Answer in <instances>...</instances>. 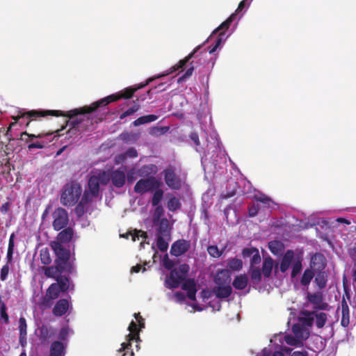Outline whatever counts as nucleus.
I'll return each mask as SVG.
<instances>
[{
    "label": "nucleus",
    "instance_id": "obj_1",
    "mask_svg": "<svg viewBox=\"0 0 356 356\" xmlns=\"http://www.w3.org/2000/svg\"><path fill=\"white\" fill-rule=\"evenodd\" d=\"M202 45L197 46L184 59L180 60L177 64L171 67L165 74L159 75L156 76V78H159L165 75H168L177 70H182L186 63L194 56L195 54L200 49ZM155 79L156 77L149 78L145 83L125 88L123 90H121L115 93L110 95L106 97L93 102L90 106H84L79 108H74L70 110L69 111H96L98 108L105 109L106 106L111 103L119 101H123V102L120 104L122 108L119 111H138V110L144 108L146 95L149 93L150 90H148L147 94H145L140 97L137 98L136 101L131 100V99L134 97V93L137 90L145 87Z\"/></svg>",
    "mask_w": 356,
    "mask_h": 356
},
{
    "label": "nucleus",
    "instance_id": "obj_2",
    "mask_svg": "<svg viewBox=\"0 0 356 356\" xmlns=\"http://www.w3.org/2000/svg\"><path fill=\"white\" fill-rule=\"evenodd\" d=\"M197 117L202 124L205 141L202 145L195 133L191 134L190 138L194 142L196 151L203 154L201 163L206 172L207 169L209 168V165L211 168L213 165L215 167L221 152V148L218 135L212 128L211 113H198Z\"/></svg>",
    "mask_w": 356,
    "mask_h": 356
},
{
    "label": "nucleus",
    "instance_id": "obj_3",
    "mask_svg": "<svg viewBox=\"0 0 356 356\" xmlns=\"http://www.w3.org/2000/svg\"><path fill=\"white\" fill-rule=\"evenodd\" d=\"M110 181L109 173L105 170H97L92 172L88 180V188L85 191L81 201L75 208L78 217H81L88 211L93 198L97 197L101 185H106Z\"/></svg>",
    "mask_w": 356,
    "mask_h": 356
},
{
    "label": "nucleus",
    "instance_id": "obj_4",
    "mask_svg": "<svg viewBox=\"0 0 356 356\" xmlns=\"http://www.w3.org/2000/svg\"><path fill=\"white\" fill-rule=\"evenodd\" d=\"M311 319L303 316L299 317L292 327V334H286L283 338L286 343L291 346L302 347L310 334Z\"/></svg>",
    "mask_w": 356,
    "mask_h": 356
},
{
    "label": "nucleus",
    "instance_id": "obj_5",
    "mask_svg": "<svg viewBox=\"0 0 356 356\" xmlns=\"http://www.w3.org/2000/svg\"><path fill=\"white\" fill-rule=\"evenodd\" d=\"M81 193L80 184L74 181L67 183L61 190L60 203L65 207H72L77 203Z\"/></svg>",
    "mask_w": 356,
    "mask_h": 356
},
{
    "label": "nucleus",
    "instance_id": "obj_6",
    "mask_svg": "<svg viewBox=\"0 0 356 356\" xmlns=\"http://www.w3.org/2000/svg\"><path fill=\"white\" fill-rule=\"evenodd\" d=\"M136 321H132L129 327L128 330L129 334L127 335V342H123L121 344V348L118 350L119 353H122L125 350L129 349L131 346V341H136L137 343L140 341L139 332L145 327V321L140 316V314H134Z\"/></svg>",
    "mask_w": 356,
    "mask_h": 356
},
{
    "label": "nucleus",
    "instance_id": "obj_7",
    "mask_svg": "<svg viewBox=\"0 0 356 356\" xmlns=\"http://www.w3.org/2000/svg\"><path fill=\"white\" fill-rule=\"evenodd\" d=\"M232 289L230 285L216 284L212 291L209 290H203L201 292L202 301H207L213 296L222 299L228 298L232 293Z\"/></svg>",
    "mask_w": 356,
    "mask_h": 356
},
{
    "label": "nucleus",
    "instance_id": "obj_8",
    "mask_svg": "<svg viewBox=\"0 0 356 356\" xmlns=\"http://www.w3.org/2000/svg\"><path fill=\"white\" fill-rule=\"evenodd\" d=\"M160 184V181L154 177L140 179L136 182L134 191L138 193H145L159 188Z\"/></svg>",
    "mask_w": 356,
    "mask_h": 356
},
{
    "label": "nucleus",
    "instance_id": "obj_9",
    "mask_svg": "<svg viewBox=\"0 0 356 356\" xmlns=\"http://www.w3.org/2000/svg\"><path fill=\"white\" fill-rule=\"evenodd\" d=\"M54 221L53 227L59 231L65 228L68 224L69 218L67 211L63 208L56 209L52 214Z\"/></svg>",
    "mask_w": 356,
    "mask_h": 356
},
{
    "label": "nucleus",
    "instance_id": "obj_10",
    "mask_svg": "<svg viewBox=\"0 0 356 356\" xmlns=\"http://www.w3.org/2000/svg\"><path fill=\"white\" fill-rule=\"evenodd\" d=\"M305 318L311 319V327L315 324L317 328H323L327 321V314L322 311L306 312L303 313Z\"/></svg>",
    "mask_w": 356,
    "mask_h": 356
},
{
    "label": "nucleus",
    "instance_id": "obj_11",
    "mask_svg": "<svg viewBox=\"0 0 356 356\" xmlns=\"http://www.w3.org/2000/svg\"><path fill=\"white\" fill-rule=\"evenodd\" d=\"M170 239V231L168 229L167 224L165 226L161 224L158 230V236L156 239V246L161 252H165L168 248V241Z\"/></svg>",
    "mask_w": 356,
    "mask_h": 356
},
{
    "label": "nucleus",
    "instance_id": "obj_12",
    "mask_svg": "<svg viewBox=\"0 0 356 356\" xmlns=\"http://www.w3.org/2000/svg\"><path fill=\"white\" fill-rule=\"evenodd\" d=\"M44 134H31L27 133L26 131L22 132L20 134L19 140L23 142L24 144L27 145V147L29 149H43L45 145L43 143L37 141L33 142V139L35 138H43Z\"/></svg>",
    "mask_w": 356,
    "mask_h": 356
},
{
    "label": "nucleus",
    "instance_id": "obj_13",
    "mask_svg": "<svg viewBox=\"0 0 356 356\" xmlns=\"http://www.w3.org/2000/svg\"><path fill=\"white\" fill-rule=\"evenodd\" d=\"M326 266L327 259L322 253L316 252L311 256L309 268L314 273L325 271Z\"/></svg>",
    "mask_w": 356,
    "mask_h": 356
},
{
    "label": "nucleus",
    "instance_id": "obj_14",
    "mask_svg": "<svg viewBox=\"0 0 356 356\" xmlns=\"http://www.w3.org/2000/svg\"><path fill=\"white\" fill-rule=\"evenodd\" d=\"M51 246L58 259H60L63 262V265L61 263L58 264L60 268L62 270H68V268L71 267L70 264H68L70 257L69 252L65 250L58 243H54Z\"/></svg>",
    "mask_w": 356,
    "mask_h": 356
},
{
    "label": "nucleus",
    "instance_id": "obj_15",
    "mask_svg": "<svg viewBox=\"0 0 356 356\" xmlns=\"http://www.w3.org/2000/svg\"><path fill=\"white\" fill-rule=\"evenodd\" d=\"M301 253H296L292 250H288L283 255L280 264V270L282 273H285L292 266L296 259L300 257Z\"/></svg>",
    "mask_w": 356,
    "mask_h": 356
},
{
    "label": "nucleus",
    "instance_id": "obj_16",
    "mask_svg": "<svg viewBox=\"0 0 356 356\" xmlns=\"http://www.w3.org/2000/svg\"><path fill=\"white\" fill-rule=\"evenodd\" d=\"M191 248V242L184 239H179L174 242L170 248V253L175 257H180L186 253Z\"/></svg>",
    "mask_w": 356,
    "mask_h": 356
},
{
    "label": "nucleus",
    "instance_id": "obj_17",
    "mask_svg": "<svg viewBox=\"0 0 356 356\" xmlns=\"http://www.w3.org/2000/svg\"><path fill=\"white\" fill-rule=\"evenodd\" d=\"M307 300L313 305L314 309L325 310L329 307L328 304L323 301V297L321 292L309 293Z\"/></svg>",
    "mask_w": 356,
    "mask_h": 356
},
{
    "label": "nucleus",
    "instance_id": "obj_18",
    "mask_svg": "<svg viewBox=\"0 0 356 356\" xmlns=\"http://www.w3.org/2000/svg\"><path fill=\"white\" fill-rule=\"evenodd\" d=\"M185 279L181 276L179 273L175 269L172 270L170 275L165 279V286L169 289H176L179 287L180 284L184 282Z\"/></svg>",
    "mask_w": 356,
    "mask_h": 356
},
{
    "label": "nucleus",
    "instance_id": "obj_19",
    "mask_svg": "<svg viewBox=\"0 0 356 356\" xmlns=\"http://www.w3.org/2000/svg\"><path fill=\"white\" fill-rule=\"evenodd\" d=\"M242 256L244 259L251 257L250 265L254 267V265L260 264L261 257L259 250L254 247L245 248L242 250Z\"/></svg>",
    "mask_w": 356,
    "mask_h": 356
},
{
    "label": "nucleus",
    "instance_id": "obj_20",
    "mask_svg": "<svg viewBox=\"0 0 356 356\" xmlns=\"http://www.w3.org/2000/svg\"><path fill=\"white\" fill-rule=\"evenodd\" d=\"M20 115H17V116H13V122L10 123V128L14 127L17 124L19 126H26L27 127L29 124V122L33 118H34L35 115L37 113H19Z\"/></svg>",
    "mask_w": 356,
    "mask_h": 356
},
{
    "label": "nucleus",
    "instance_id": "obj_21",
    "mask_svg": "<svg viewBox=\"0 0 356 356\" xmlns=\"http://www.w3.org/2000/svg\"><path fill=\"white\" fill-rule=\"evenodd\" d=\"M165 181L171 189H179L181 186V181L175 175L172 169H167L164 171Z\"/></svg>",
    "mask_w": 356,
    "mask_h": 356
},
{
    "label": "nucleus",
    "instance_id": "obj_22",
    "mask_svg": "<svg viewBox=\"0 0 356 356\" xmlns=\"http://www.w3.org/2000/svg\"><path fill=\"white\" fill-rule=\"evenodd\" d=\"M109 176L114 186L121 188L124 185L126 181L124 170L121 169L115 170L111 175L109 174Z\"/></svg>",
    "mask_w": 356,
    "mask_h": 356
},
{
    "label": "nucleus",
    "instance_id": "obj_23",
    "mask_svg": "<svg viewBox=\"0 0 356 356\" xmlns=\"http://www.w3.org/2000/svg\"><path fill=\"white\" fill-rule=\"evenodd\" d=\"M183 290L187 292V296L191 300H195L197 292L196 284L193 280L185 279L181 284Z\"/></svg>",
    "mask_w": 356,
    "mask_h": 356
},
{
    "label": "nucleus",
    "instance_id": "obj_24",
    "mask_svg": "<svg viewBox=\"0 0 356 356\" xmlns=\"http://www.w3.org/2000/svg\"><path fill=\"white\" fill-rule=\"evenodd\" d=\"M67 342L53 341L50 346L49 356H65Z\"/></svg>",
    "mask_w": 356,
    "mask_h": 356
},
{
    "label": "nucleus",
    "instance_id": "obj_25",
    "mask_svg": "<svg viewBox=\"0 0 356 356\" xmlns=\"http://www.w3.org/2000/svg\"><path fill=\"white\" fill-rule=\"evenodd\" d=\"M341 326L346 327L350 323V310L348 305L344 298L341 301Z\"/></svg>",
    "mask_w": 356,
    "mask_h": 356
},
{
    "label": "nucleus",
    "instance_id": "obj_26",
    "mask_svg": "<svg viewBox=\"0 0 356 356\" xmlns=\"http://www.w3.org/2000/svg\"><path fill=\"white\" fill-rule=\"evenodd\" d=\"M215 282L216 284L230 285L231 273L228 269L219 270L216 276Z\"/></svg>",
    "mask_w": 356,
    "mask_h": 356
},
{
    "label": "nucleus",
    "instance_id": "obj_27",
    "mask_svg": "<svg viewBox=\"0 0 356 356\" xmlns=\"http://www.w3.org/2000/svg\"><path fill=\"white\" fill-rule=\"evenodd\" d=\"M69 302L65 299L58 300L53 309V314L56 316L64 315L69 309Z\"/></svg>",
    "mask_w": 356,
    "mask_h": 356
},
{
    "label": "nucleus",
    "instance_id": "obj_28",
    "mask_svg": "<svg viewBox=\"0 0 356 356\" xmlns=\"http://www.w3.org/2000/svg\"><path fill=\"white\" fill-rule=\"evenodd\" d=\"M184 98L181 95L172 97L168 105V111H181Z\"/></svg>",
    "mask_w": 356,
    "mask_h": 356
},
{
    "label": "nucleus",
    "instance_id": "obj_29",
    "mask_svg": "<svg viewBox=\"0 0 356 356\" xmlns=\"http://www.w3.org/2000/svg\"><path fill=\"white\" fill-rule=\"evenodd\" d=\"M314 282L319 289H324L327 282V273L325 271L315 273Z\"/></svg>",
    "mask_w": 356,
    "mask_h": 356
},
{
    "label": "nucleus",
    "instance_id": "obj_30",
    "mask_svg": "<svg viewBox=\"0 0 356 356\" xmlns=\"http://www.w3.org/2000/svg\"><path fill=\"white\" fill-rule=\"evenodd\" d=\"M248 277L245 274L237 275L233 282L232 285L236 289L243 290L246 288L248 285Z\"/></svg>",
    "mask_w": 356,
    "mask_h": 356
},
{
    "label": "nucleus",
    "instance_id": "obj_31",
    "mask_svg": "<svg viewBox=\"0 0 356 356\" xmlns=\"http://www.w3.org/2000/svg\"><path fill=\"white\" fill-rule=\"evenodd\" d=\"M158 171L157 166L154 164H148L141 167L138 170V175L140 177H148L155 175Z\"/></svg>",
    "mask_w": 356,
    "mask_h": 356
},
{
    "label": "nucleus",
    "instance_id": "obj_32",
    "mask_svg": "<svg viewBox=\"0 0 356 356\" xmlns=\"http://www.w3.org/2000/svg\"><path fill=\"white\" fill-rule=\"evenodd\" d=\"M274 266L273 259L271 257H266L262 264V274L265 277H269L271 275Z\"/></svg>",
    "mask_w": 356,
    "mask_h": 356
},
{
    "label": "nucleus",
    "instance_id": "obj_33",
    "mask_svg": "<svg viewBox=\"0 0 356 356\" xmlns=\"http://www.w3.org/2000/svg\"><path fill=\"white\" fill-rule=\"evenodd\" d=\"M268 248L274 255H280L284 249L283 243L279 241H272L268 243Z\"/></svg>",
    "mask_w": 356,
    "mask_h": 356
},
{
    "label": "nucleus",
    "instance_id": "obj_34",
    "mask_svg": "<svg viewBox=\"0 0 356 356\" xmlns=\"http://www.w3.org/2000/svg\"><path fill=\"white\" fill-rule=\"evenodd\" d=\"M315 273L309 268H306L300 278V284L304 286H307L314 277Z\"/></svg>",
    "mask_w": 356,
    "mask_h": 356
},
{
    "label": "nucleus",
    "instance_id": "obj_35",
    "mask_svg": "<svg viewBox=\"0 0 356 356\" xmlns=\"http://www.w3.org/2000/svg\"><path fill=\"white\" fill-rule=\"evenodd\" d=\"M126 237L127 238L131 237V238L133 241H140V245L142 247L144 245L145 241L146 240L147 234L145 232L140 230V231H136V232H134V233H131V232L128 233V234H127Z\"/></svg>",
    "mask_w": 356,
    "mask_h": 356
},
{
    "label": "nucleus",
    "instance_id": "obj_36",
    "mask_svg": "<svg viewBox=\"0 0 356 356\" xmlns=\"http://www.w3.org/2000/svg\"><path fill=\"white\" fill-rule=\"evenodd\" d=\"M73 236V229L72 228H66L58 234V239L61 243H68L72 239Z\"/></svg>",
    "mask_w": 356,
    "mask_h": 356
},
{
    "label": "nucleus",
    "instance_id": "obj_37",
    "mask_svg": "<svg viewBox=\"0 0 356 356\" xmlns=\"http://www.w3.org/2000/svg\"><path fill=\"white\" fill-rule=\"evenodd\" d=\"M15 234L13 233L10 236L9 241H8V247L6 254V264H11L13 261V255L15 249Z\"/></svg>",
    "mask_w": 356,
    "mask_h": 356
},
{
    "label": "nucleus",
    "instance_id": "obj_38",
    "mask_svg": "<svg viewBox=\"0 0 356 356\" xmlns=\"http://www.w3.org/2000/svg\"><path fill=\"white\" fill-rule=\"evenodd\" d=\"M227 266L232 270L239 271L243 268V261L241 259L234 257L227 261Z\"/></svg>",
    "mask_w": 356,
    "mask_h": 356
},
{
    "label": "nucleus",
    "instance_id": "obj_39",
    "mask_svg": "<svg viewBox=\"0 0 356 356\" xmlns=\"http://www.w3.org/2000/svg\"><path fill=\"white\" fill-rule=\"evenodd\" d=\"M60 292L59 286L56 283H54L48 288L46 297L49 300L56 299L59 296Z\"/></svg>",
    "mask_w": 356,
    "mask_h": 356
},
{
    "label": "nucleus",
    "instance_id": "obj_40",
    "mask_svg": "<svg viewBox=\"0 0 356 356\" xmlns=\"http://www.w3.org/2000/svg\"><path fill=\"white\" fill-rule=\"evenodd\" d=\"M302 254H301L300 255V257H298L296 261L293 262V264H292L291 266V277H296L301 271L302 270Z\"/></svg>",
    "mask_w": 356,
    "mask_h": 356
},
{
    "label": "nucleus",
    "instance_id": "obj_41",
    "mask_svg": "<svg viewBox=\"0 0 356 356\" xmlns=\"http://www.w3.org/2000/svg\"><path fill=\"white\" fill-rule=\"evenodd\" d=\"M254 199L257 202L263 204L264 207L266 208H271L274 204V202L270 197L262 193L255 195Z\"/></svg>",
    "mask_w": 356,
    "mask_h": 356
},
{
    "label": "nucleus",
    "instance_id": "obj_42",
    "mask_svg": "<svg viewBox=\"0 0 356 356\" xmlns=\"http://www.w3.org/2000/svg\"><path fill=\"white\" fill-rule=\"evenodd\" d=\"M158 119V116L155 115H147L140 118H138L137 120L134 121L133 124L134 126H139L143 124L149 123L153 121H155Z\"/></svg>",
    "mask_w": 356,
    "mask_h": 356
},
{
    "label": "nucleus",
    "instance_id": "obj_43",
    "mask_svg": "<svg viewBox=\"0 0 356 356\" xmlns=\"http://www.w3.org/2000/svg\"><path fill=\"white\" fill-rule=\"evenodd\" d=\"M236 16V13L232 14L225 22H223L218 28H216L213 31V34L217 33L220 30H227L230 26L232 22L234 20Z\"/></svg>",
    "mask_w": 356,
    "mask_h": 356
},
{
    "label": "nucleus",
    "instance_id": "obj_44",
    "mask_svg": "<svg viewBox=\"0 0 356 356\" xmlns=\"http://www.w3.org/2000/svg\"><path fill=\"white\" fill-rule=\"evenodd\" d=\"M250 274L253 284H257L261 281V273L258 268L250 267Z\"/></svg>",
    "mask_w": 356,
    "mask_h": 356
},
{
    "label": "nucleus",
    "instance_id": "obj_45",
    "mask_svg": "<svg viewBox=\"0 0 356 356\" xmlns=\"http://www.w3.org/2000/svg\"><path fill=\"white\" fill-rule=\"evenodd\" d=\"M41 262L44 265H48L51 262L49 251L47 248H42L40 251Z\"/></svg>",
    "mask_w": 356,
    "mask_h": 356
},
{
    "label": "nucleus",
    "instance_id": "obj_46",
    "mask_svg": "<svg viewBox=\"0 0 356 356\" xmlns=\"http://www.w3.org/2000/svg\"><path fill=\"white\" fill-rule=\"evenodd\" d=\"M221 299L213 296L212 298L207 301H204L208 303L209 306L213 309V311H220L221 308Z\"/></svg>",
    "mask_w": 356,
    "mask_h": 356
},
{
    "label": "nucleus",
    "instance_id": "obj_47",
    "mask_svg": "<svg viewBox=\"0 0 356 356\" xmlns=\"http://www.w3.org/2000/svg\"><path fill=\"white\" fill-rule=\"evenodd\" d=\"M56 284L59 286V290L63 292L67 291L70 288V280L66 277H60Z\"/></svg>",
    "mask_w": 356,
    "mask_h": 356
},
{
    "label": "nucleus",
    "instance_id": "obj_48",
    "mask_svg": "<svg viewBox=\"0 0 356 356\" xmlns=\"http://www.w3.org/2000/svg\"><path fill=\"white\" fill-rule=\"evenodd\" d=\"M163 197V192L161 189H156L152 196V204L154 207L158 206Z\"/></svg>",
    "mask_w": 356,
    "mask_h": 356
},
{
    "label": "nucleus",
    "instance_id": "obj_49",
    "mask_svg": "<svg viewBox=\"0 0 356 356\" xmlns=\"http://www.w3.org/2000/svg\"><path fill=\"white\" fill-rule=\"evenodd\" d=\"M72 334V330L70 329L68 327H63L58 334V339L59 341L61 342H67V337L68 336Z\"/></svg>",
    "mask_w": 356,
    "mask_h": 356
},
{
    "label": "nucleus",
    "instance_id": "obj_50",
    "mask_svg": "<svg viewBox=\"0 0 356 356\" xmlns=\"http://www.w3.org/2000/svg\"><path fill=\"white\" fill-rule=\"evenodd\" d=\"M167 206L170 211H175L180 207L179 200L175 197H172L169 198Z\"/></svg>",
    "mask_w": 356,
    "mask_h": 356
},
{
    "label": "nucleus",
    "instance_id": "obj_51",
    "mask_svg": "<svg viewBox=\"0 0 356 356\" xmlns=\"http://www.w3.org/2000/svg\"><path fill=\"white\" fill-rule=\"evenodd\" d=\"M40 339L44 341L50 337L53 334L54 331L52 329L49 328L47 326H42L40 330Z\"/></svg>",
    "mask_w": 356,
    "mask_h": 356
},
{
    "label": "nucleus",
    "instance_id": "obj_52",
    "mask_svg": "<svg viewBox=\"0 0 356 356\" xmlns=\"http://www.w3.org/2000/svg\"><path fill=\"white\" fill-rule=\"evenodd\" d=\"M207 251L209 254L213 258H219L222 254V251L219 250L216 245H209L207 248Z\"/></svg>",
    "mask_w": 356,
    "mask_h": 356
},
{
    "label": "nucleus",
    "instance_id": "obj_53",
    "mask_svg": "<svg viewBox=\"0 0 356 356\" xmlns=\"http://www.w3.org/2000/svg\"><path fill=\"white\" fill-rule=\"evenodd\" d=\"M19 331L20 334V337H24L26 335V321L24 317H20L19 319Z\"/></svg>",
    "mask_w": 356,
    "mask_h": 356
},
{
    "label": "nucleus",
    "instance_id": "obj_54",
    "mask_svg": "<svg viewBox=\"0 0 356 356\" xmlns=\"http://www.w3.org/2000/svg\"><path fill=\"white\" fill-rule=\"evenodd\" d=\"M0 318L4 324H8L9 323V316L7 314L6 306L5 304L1 305L0 307Z\"/></svg>",
    "mask_w": 356,
    "mask_h": 356
},
{
    "label": "nucleus",
    "instance_id": "obj_55",
    "mask_svg": "<svg viewBox=\"0 0 356 356\" xmlns=\"http://www.w3.org/2000/svg\"><path fill=\"white\" fill-rule=\"evenodd\" d=\"M194 69H195L194 66L192 65V63H191L190 67L186 71V72L182 76L179 77V79H177V82L178 83L183 82L185 80H186L187 79H188L189 77H191V75L193 74Z\"/></svg>",
    "mask_w": 356,
    "mask_h": 356
},
{
    "label": "nucleus",
    "instance_id": "obj_56",
    "mask_svg": "<svg viewBox=\"0 0 356 356\" xmlns=\"http://www.w3.org/2000/svg\"><path fill=\"white\" fill-rule=\"evenodd\" d=\"M10 264H6L1 268L0 277L2 281H5L7 279V277H8V275L9 273V270H10Z\"/></svg>",
    "mask_w": 356,
    "mask_h": 356
},
{
    "label": "nucleus",
    "instance_id": "obj_57",
    "mask_svg": "<svg viewBox=\"0 0 356 356\" xmlns=\"http://www.w3.org/2000/svg\"><path fill=\"white\" fill-rule=\"evenodd\" d=\"M190 270V267L188 264H181L179 266V269L177 270L179 274L183 276V277L184 279H186V277L188 273Z\"/></svg>",
    "mask_w": 356,
    "mask_h": 356
},
{
    "label": "nucleus",
    "instance_id": "obj_58",
    "mask_svg": "<svg viewBox=\"0 0 356 356\" xmlns=\"http://www.w3.org/2000/svg\"><path fill=\"white\" fill-rule=\"evenodd\" d=\"M261 355L262 356H284V354L281 351H275L272 355H270V350L267 348H265L263 349Z\"/></svg>",
    "mask_w": 356,
    "mask_h": 356
},
{
    "label": "nucleus",
    "instance_id": "obj_59",
    "mask_svg": "<svg viewBox=\"0 0 356 356\" xmlns=\"http://www.w3.org/2000/svg\"><path fill=\"white\" fill-rule=\"evenodd\" d=\"M225 35V33H220L218 35V38L216 42V44L210 49L209 50V54H213L214 53L217 48L219 47V45L220 44L221 42H222V37Z\"/></svg>",
    "mask_w": 356,
    "mask_h": 356
},
{
    "label": "nucleus",
    "instance_id": "obj_60",
    "mask_svg": "<svg viewBox=\"0 0 356 356\" xmlns=\"http://www.w3.org/2000/svg\"><path fill=\"white\" fill-rule=\"evenodd\" d=\"M127 158H136L138 156L137 150L133 147L128 149L126 152H124Z\"/></svg>",
    "mask_w": 356,
    "mask_h": 356
},
{
    "label": "nucleus",
    "instance_id": "obj_61",
    "mask_svg": "<svg viewBox=\"0 0 356 356\" xmlns=\"http://www.w3.org/2000/svg\"><path fill=\"white\" fill-rule=\"evenodd\" d=\"M127 156L125 154H121L115 158L114 163L116 165L122 164L125 162Z\"/></svg>",
    "mask_w": 356,
    "mask_h": 356
},
{
    "label": "nucleus",
    "instance_id": "obj_62",
    "mask_svg": "<svg viewBox=\"0 0 356 356\" xmlns=\"http://www.w3.org/2000/svg\"><path fill=\"white\" fill-rule=\"evenodd\" d=\"M258 211H259L258 205L254 204L248 208V213H249V216L250 217L255 216L258 213Z\"/></svg>",
    "mask_w": 356,
    "mask_h": 356
},
{
    "label": "nucleus",
    "instance_id": "obj_63",
    "mask_svg": "<svg viewBox=\"0 0 356 356\" xmlns=\"http://www.w3.org/2000/svg\"><path fill=\"white\" fill-rule=\"evenodd\" d=\"M188 306L191 307L192 308L191 310H189L190 312H192L193 311L201 312V311H203L205 309L204 307H201L199 305H197V304H195V303L189 304V305H188Z\"/></svg>",
    "mask_w": 356,
    "mask_h": 356
},
{
    "label": "nucleus",
    "instance_id": "obj_64",
    "mask_svg": "<svg viewBox=\"0 0 356 356\" xmlns=\"http://www.w3.org/2000/svg\"><path fill=\"white\" fill-rule=\"evenodd\" d=\"M291 356H309L307 351H294L291 353Z\"/></svg>",
    "mask_w": 356,
    "mask_h": 356
}]
</instances>
